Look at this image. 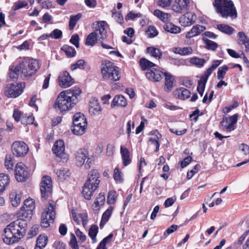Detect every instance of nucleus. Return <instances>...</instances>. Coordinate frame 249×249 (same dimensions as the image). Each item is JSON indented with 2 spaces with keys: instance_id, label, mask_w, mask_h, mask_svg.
<instances>
[{
  "instance_id": "obj_1",
  "label": "nucleus",
  "mask_w": 249,
  "mask_h": 249,
  "mask_svg": "<svg viewBox=\"0 0 249 249\" xmlns=\"http://www.w3.org/2000/svg\"><path fill=\"white\" fill-rule=\"evenodd\" d=\"M33 214L32 211L21 208L17 213L18 219L11 222L5 228L2 234L3 242L7 245H12L22 238L26 233L27 221L30 220Z\"/></svg>"
},
{
  "instance_id": "obj_12",
  "label": "nucleus",
  "mask_w": 249,
  "mask_h": 249,
  "mask_svg": "<svg viewBox=\"0 0 249 249\" xmlns=\"http://www.w3.org/2000/svg\"><path fill=\"white\" fill-rule=\"evenodd\" d=\"M58 82L60 87L62 88H66L73 84L74 80L71 77L68 71H63L59 74L58 77Z\"/></svg>"
},
{
  "instance_id": "obj_29",
  "label": "nucleus",
  "mask_w": 249,
  "mask_h": 249,
  "mask_svg": "<svg viewBox=\"0 0 249 249\" xmlns=\"http://www.w3.org/2000/svg\"><path fill=\"white\" fill-rule=\"evenodd\" d=\"M22 194L21 193L18 194L16 192H12L10 194L9 197L13 207H17L21 201Z\"/></svg>"
},
{
  "instance_id": "obj_36",
  "label": "nucleus",
  "mask_w": 249,
  "mask_h": 249,
  "mask_svg": "<svg viewBox=\"0 0 249 249\" xmlns=\"http://www.w3.org/2000/svg\"><path fill=\"white\" fill-rule=\"evenodd\" d=\"M61 50L64 51L68 57H74L76 53L75 49L68 45H64L61 48Z\"/></svg>"
},
{
  "instance_id": "obj_59",
  "label": "nucleus",
  "mask_w": 249,
  "mask_h": 249,
  "mask_svg": "<svg viewBox=\"0 0 249 249\" xmlns=\"http://www.w3.org/2000/svg\"><path fill=\"white\" fill-rule=\"evenodd\" d=\"M206 83L201 80V79H200L198 82L197 91L201 96L203 95Z\"/></svg>"
},
{
  "instance_id": "obj_8",
  "label": "nucleus",
  "mask_w": 249,
  "mask_h": 249,
  "mask_svg": "<svg viewBox=\"0 0 249 249\" xmlns=\"http://www.w3.org/2000/svg\"><path fill=\"white\" fill-rule=\"evenodd\" d=\"M24 87L25 84L23 83H20L17 85L9 84L5 88V94L8 97L16 98L23 92Z\"/></svg>"
},
{
  "instance_id": "obj_63",
  "label": "nucleus",
  "mask_w": 249,
  "mask_h": 249,
  "mask_svg": "<svg viewBox=\"0 0 249 249\" xmlns=\"http://www.w3.org/2000/svg\"><path fill=\"white\" fill-rule=\"evenodd\" d=\"M113 237V234L110 233L107 236L104 238L99 243L100 246L106 247V245L109 243Z\"/></svg>"
},
{
  "instance_id": "obj_27",
  "label": "nucleus",
  "mask_w": 249,
  "mask_h": 249,
  "mask_svg": "<svg viewBox=\"0 0 249 249\" xmlns=\"http://www.w3.org/2000/svg\"><path fill=\"white\" fill-rule=\"evenodd\" d=\"M48 237L44 234H41L38 236L36 241V246L34 249H42L45 247L47 244Z\"/></svg>"
},
{
  "instance_id": "obj_25",
  "label": "nucleus",
  "mask_w": 249,
  "mask_h": 249,
  "mask_svg": "<svg viewBox=\"0 0 249 249\" xmlns=\"http://www.w3.org/2000/svg\"><path fill=\"white\" fill-rule=\"evenodd\" d=\"M127 105L126 100L124 97L122 95H116L114 97L111 106L112 107L115 106L125 107Z\"/></svg>"
},
{
  "instance_id": "obj_28",
  "label": "nucleus",
  "mask_w": 249,
  "mask_h": 249,
  "mask_svg": "<svg viewBox=\"0 0 249 249\" xmlns=\"http://www.w3.org/2000/svg\"><path fill=\"white\" fill-rule=\"evenodd\" d=\"M164 75L165 76L164 89L166 91H169L173 88L174 78L171 74L167 72H164Z\"/></svg>"
},
{
  "instance_id": "obj_4",
  "label": "nucleus",
  "mask_w": 249,
  "mask_h": 249,
  "mask_svg": "<svg viewBox=\"0 0 249 249\" xmlns=\"http://www.w3.org/2000/svg\"><path fill=\"white\" fill-rule=\"evenodd\" d=\"M103 78L107 81H117L121 78V72L118 67L110 61H105L101 64Z\"/></svg>"
},
{
  "instance_id": "obj_34",
  "label": "nucleus",
  "mask_w": 249,
  "mask_h": 249,
  "mask_svg": "<svg viewBox=\"0 0 249 249\" xmlns=\"http://www.w3.org/2000/svg\"><path fill=\"white\" fill-rule=\"evenodd\" d=\"M98 232V227L96 225H92L89 230V236L92 240V243H95L97 242L96 236Z\"/></svg>"
},
{
  "instance_id": "obj_31",
  "label": "nucleus",
  "mask_w": 249,
  "mask_h": 249,
  "mask_svg": "<svg viewBox=\"0 0 249 249\" xmlns=\"http://www.w3.org/2000/svg\"><path fill=\"white\" fill-rule=\"evenodd\" d=\"M147 53L150 55L158 59H160L162 56V53L160 50L154 47H149L146 49Z\"/></svg>"
},
{
  "instance_id": "obj_19",
  "label": "nucleus",
  "mask_w": 249,
  "mask_h": 249,
  "mask_svg": "<svg viewBox=\"0 0 249 249\" xmlns=\"http://www.w3.org/2000/svg\"><path fill=\"white\" fill-rule=\"evenodd\" d=\"M89 113L91 115H99L101 111V108L99 104L97 99L95 98H92L89 105Z\"/></svg>"
},
{
  "instance_id": "obj_26",
  "label": "nucleus",
  "mask_w": 249,
  "mask_h": 249,
  "mask_svg": "<svg viewBox=\"0 0 249 249\" xmlns=\"http://www.w3.org/2000/svg\"><path fill=\"white\" fill-rule=\"evenodd\" d=\"M9 182V176L5 173H0V194L5 190Z\"/></svg>"
},
{
  "instance_id": "obj_37",
  "label": "nucleus",
  "mask_w": 249,
  "mask_h": 249,
  "mask_svg": "<svg viewBox=\"0 0 249 249\" xmlns=\"http://www.w3.org/2000/svg\"><path fill=\"white\" fill-rule=\"evenodd\" d=\"M35 118L31 114H22L21 117V123L22 124H35L34 122Z\"/></svg>"
},
{
  "instance_id": "obj_56",
  "label": "nucleus",
  "mask_w": 249,
  "mask_h": 249,
  "mask_svg": "<svg viewBox=\"0 0 249 249\" xmlns=\"http://www.w3.org/2000/svg\"><path fill=\"white\" fill-rule=\"evenodd\" d=\"M49 36L52 38L58 39L62 37V32L59 29H55L49 34Z\"/></svg>"
},
{
  "instance_id": "obj_2",
  "label": "nucleus",
  "mask_w": 249,
  "mask_h": 249,
  "mask_svg": "<svg viewBox=\"0 0 249 249\" xmlns=\"http://www.w3.org/2000/svg\"><path fill=\"white\" fill-rule=\"evenodd\" d=\"M81 90L79 88L61 92L58 95L54 107L61 112H66L73 107L78 102Z\"/></svg>"
},
{
  "instance_id": "obj_10",
  "label": "nucleus",
  "mask_w": 249,
  "mask_h": 249,
  "mask_svg": "<svg viewBox=\"0 0 249 249\" xmlns=\"http://www.w3.org/2000/svg\"><path fill=\"white\" fill-rule=\"evenodd\" d=\"M100 183L91 182L90 179H87L83 186L82 195L87 200H90L95 190L99 187Z\"/></svg>"
},
{
  "instance_id": "obj_13",
  "label": "nucleus",
  "mask_w": 249,
  "mask_h": 249,
  "mask_svg": "<svg viewBox=\"0 0 249 249\" xmlns=\"http://www.w3.org/2000/svg\"><path fill=\"white\" fill-rule=\"evenodd\" d=\"M196 19V15L193 13L188 12L182 15L179 19L180 24L184 27L193 24Z\"/></svg>"
},
{
  "instance_id": "obj_20",
  "label": "nucleus",
  "mask_w": 249,
  "mask_h": 249,
  "mask_svg": "<svg viewBox=\"0 0 249 249\" xmlns=\"http://www.w3.org/2000/svg\"><path fill=\"white\" fill-rule=\"evenodd\" d=\"M237 37L238 44L244 45L246 52H249V37L243 32H238Z\"/></svg>"
},
{
  "instance_id": "obj_44",
  "label": "nucleus",
  "mask_w": 249,
  "mask_h": 249,
  "mask_svg": "<svg viewBox=\"0 0 249 249\" xmlns=\"http://www.w3.org/2000/svg\"><path fill=\"white\" fill-rule=\"evenodd\" d=\"M204 42L206 45V48L212 51H215L218 48V44L215 42L208 38H203Z\"/></svg>"
},
{
  "instance_id": "obj_53",
  "label": "nucleus",
  "mask_w": 249,
  "mask_h": 249,
  "mask_svg": "<svg viewBox=\"0 0 249 249\" xmlns=\"http://www.w3.org/2000/svg\"><path fill=\"white\" fill-rule=\"evenodd\" d=\"M237 118H238V115L234 114V115L231 116L229 117L225 118V119H223V120L221 122V123L226 121V123L227 124H235L237 122Z\"/></svg>"
},
{
  "instance_id": "obj_52",
  "label": "nucleus",
  "mask_w": 249,
  "mask_h": 249,
  "mask_svg": "<svg viewBox=\"0 0 249 249\" xmlns=\"http://www.w3.org/2000/svg\"><path fill=\"white\" fill-rule=\"evenodd\" d=\"M146 34L149 37L152 38L158 35V31L155 26H150L146 31Z\"/></svg>"
},
{
  "instance_id": "obj_9",
  "label": "nucleus",
  "mask_w": 249,
  "mask_h": 249,
  "mask_svg": "<svg viewBox=\"0 0 249 249\" xmlns=\"http://www.w3.org/2000/svg\"><path fill=\"white\" fill-rule=\"evenodd\" d=\"M11 149L13 155L17 157H25L29 150L27 144L21 141H16L13 142Z\"/></svg>"
},
{
  "instance_id": "obj_45",
  "label": "nucleus",
  "mask_w": 249,
  "mask_h": 249,
  "mask_svg": "<svg viewBox=\"0 0 249 249\" xmlns=\"http://www.w3.org/2000/svg\"><path fill=\"white\" fill-rule=\"evenodd\" d=\"M56 174L60 180H63L68 178L70 176L71 173L68 170L63 169L57 171Z\"/></svg>"
},
{
  "instance_id": "obj_15",
  "label": "nucleus",
  "mask_w": 249,
  "mask_h": 249,
  "mask_svg": "<svg viewBox=\"0 0 249 249\" xmlns=\"http://www.w3.org/2000/svg\"><path fill=\"white\" fill-rule=\"evenodd\" d=\"M190 0H176L172 9L177 13H181L188 10Z\"/></svg>"
},
{
  "instance_id": "obj_46",
  "label": "nucleus",
  "mask_w": 249,
  "mask_h": 249,
  "mask_svg": "<svg viewBox=\"0 0 249 249\" xmlns=\"http://www.w3.org/2000/svg\"><path fill=\"white\" fill-rule=\"evenodd\" d=\"M153 14L162 21L167 20L169 16L168 14L157 9L154 11Z\"/></svg>"
},
{
  "instance_id": "obj_23",
  "label": "nucleus",
  "mask_w": 249,
  "mask_h": 249,
  "mask_svg": "<svg viewBox=\"0 0 249 249\" xmlns=\"http://www.w3.org/2000/svg\"><path fill=\"white\" fill-rule=\"evenodd\" d=\"M120 153L123 160V163L124 165V166H127L131 162V160L130 158L129 151L127 148L122 145L120 147Z\"/></svg>"
},
{
  "instance_id": "obj_48",
  "label": "nucleus",
  "mask_w": 249,
  "mask_h": 249,
  "mask_svg": "<svg viewBox=\"0 0 249 249\" xmlns=\"http://www.w3.org/2000/svg\"><path fill=\"white\" fill-rule=\"evenodd\" d=\"M177 50V53L181 55H189L193 53V49L191 47L178 48Z\"/></svg>"
},
{
  "instance_id": "obj_35",
  "label": "nucleus",
  "mask_w": 249,
  "mask_h": 249,
  "mask_svg": "<svg viewBox=\"0 0 249 249\" xmlns=\"http://www.w3.org/2000/svg\"><path fill=\"white\" fill-rule=\"evenodd\" d=\"M87 125H71L72 133L76 135H82L85 133Z\"/></svg>"
},
{
  "instance_id": "obj_6",
  "label": "nucleus",
  "mask_w": 249,
  "mask_h": 249,
  "mask_svg": "<svg viewBox=\"0 0 249 249\" xmlns=\"http://www.w3.org/2000/svg\"><path fill=\"white\" fill-rule=\"evenodd\" d=\"M55 205L53 201H49V205L41 214V226L48 227L50 223H53L55 216Z\"/></svg>"
},
{
  "instance_id": "obj_7",
  "label": "nucleus",
  "mask_w": 249,
  "mask_h": 249,
  "mask_svg": "<svg viewBox=\"0 0 249 249\" xmlns=\"http://www.w3.org/2000/svg\"><path fill=\"white\" fill-rule=\"evenodd\" d=\"M40 190L42 200H47L52 196L53 185L50 177L45 176L42 178L40 183Z\"/></svg>"
},
{
  "instance_id": "obj_11",
  "label": "nucleus",
  "mask_w": 249,
  "mask_h": 249,
  "mask_svg": "<svg viewBox=\"0 0 249 249\" xmlns=\"http://www.w3.org/2000/svg\"><path fill=\"white\" fill-rule=\"evenodd\" d=\"M15 178L18 182L25 181L29 177L26 166L22 162L18 163L15 169Z\"/></svg>"
},
{
  "instance_id": "obj_18",
  "label": "nucleus",
  "mask_w": 249,
  "mask_h": 249,
  "mask_svg": "<svg viewBox=\"0 0 249 249\" xmlns=\"http://www.w3.org/2000/svg\"><path fill=\"white\" fill-rule=\"evenodd\" d=\"M52 150L56 156L61 157L65 151L64 141L61 140L56 141L53 146Z\"/></svg>"
},
{
  "instance_id": "obj_17",
  "label": "nucleus",
  "mask_w": 249,
  "mask_h": 249,
  "mask_svg": "<svg viewBox=\"0 0 249 249\" xmlns=\"http://www.w3.org/2000/svg\"><path fill=\"white\" fill-rule=\"evenodd\" d=\"M88 154V151L85 149L81 148L76 151L75 159L78 166H81L84 164Z\"/></svg>"
},
{
  "instance_id": "obj_14",
  "label": "nucleus",
  "mask_w": 249,
  "mask_h": 249,
  "mask_svg": "<svg viewBox=\"0 0 249 249\" xmlns=\"http://www.w3.org/2000/svg\"><path fill=\"white\" fill-rule=\"evenodd\" d=\"M106 22L105 21H96L93 23V27L95 30L93 32H96L97 37L102 39H105L107 36V32L105 27Z\"/></svg>"
},
{
  "instance_id": "obj_30",
  "label": "nucleus",
  "mask_w": 249,
  "mask_h": 249,
  "mask_svg": "<svg viewBox=\"0 0 249 249\" xmlns=\"http://www.w3.org/2000/svg\"><path fill=\"white\" fill-rule=\"evenodd\" d=\"M163 29L167 32L172 34H178L180 32L181 29L178 26L171 22L167 23L163 26Z\"/></svg>"
},
{
  "instance_id": "obj_62",
  "label": "nucleus",
  "mask_w": 249,
  "mask_h": 249,
  "mask_svg": "<svg viewBox=\"0 0 249 249\" xmlns=\"http://www.w3.org/2000/svg\"><path fill=\"white\" fill-rule=\"evenodd\" d=\"M39 231V226L37 225H34L28 233L29 238H32L34 236L36 235Z\"/></svg>"
},
{
  "instance_id": "obj_21",
  "label": "nucleus",
  "mask_w": 249,
  "mask_h": 249,
  "mask_svg": "<svg viewBox=\"0 0 249 249\" xmlns=\"http://www.w3.org/2000/svg\"><path fill=\"white\" fill-rule=\"evenodd\" d=\"M174 95L179 99L185 100L190 97L191 92L188 89L181 87L176 89L174 91Z\"/></svg>"
},
{
  "instance_id": "obj_3",
  "label": "nucleus",
  "mask_w": 249,
  "mask_h": 249,
  "mask_svg": "<svg viewBox=\"0 0 249 249\" xmlns=\"http://www.w3.org/2000/svg\"><path fill=\"white\" fill-rule=\"evenodd\" d=\"M213 5L217 12L222 17H236L237 12L231 0H215Z\"/></svg>"
},
{
  "instance_id": "obj_41",
  "label": "nucleus",
  "mask_w": 249,
  "mask_h": 249,
  "mask_svg": "<svg viewBox=\"0 0 249 249\" xmlns=\"http://www.w3.org/2000/svg\"><path fill=\"white\" fill-rule=\"evenodd\" d=\"M82 17L81 14H78L76 15L71 16L69 20V29L72 30L76 25L77 21L80 19Z\"/></svg>"
},
{
  "instance_id": "obj_38",
  "label": "nucleus",
  "mask_w": 249,
  "mask_h": 249,
  "mask_svg": "<svg viewBox=\"0 0 249 249\" xmlns=\"http://www.w3.org/2000/svg\"><path fill=\"white\" fill-rule=\"evenodd\" d=\"M97 40V35L96 32H92L87 37L86 40V45L88 46H93L96 44Z\"/></svg>"
},
{
  "instance_id": "obj_40",
  "label": "nucleus",
  "mask_w": 249,
  "mask_h": 249,
  "mask_svg": "<svg viewBox=\"0 0 249 249\" xmlns=\"http://www.w3.org/2000/svg\"><path fill=\"white\" fill-rule=\"evenodd\" d=\"M140 65L143 70L154 67L156 65L145 58H142L140 60Z\"/></svg>"
},
{
  "instance_id": "obj_24",
  "label": "nucleus",
  "mask_w": 249,
  "mask_h": 249,
  "mask_svg": "<svg viewBox=\"0 0 249 249\" xmlns=\"http://www.w3.org/2000/svg\"><path fill=\"white\" fill-rule=\"evenodd\" d=\"M87 120L84 114L76 113L73 116L72 124H87Z\"/></svg>"
},
{
  "instance_id": "obj_16",
  "label": "nucleus",
  "mask_w": 249,
  "mask_h": 249,
  "mask_svg": "<svg viewBox=\"0 0 249 249\" xmlns=\"http://www.w3.org/2000/svg\"><path fill=\"white\" fill-rule=\"evenodd\" d=\"M164 72L155 68L150 69L146 73L145 76L147 79L153 82H159L162 78Z\"/></svg>"
},
{
  "instance_id": "obj_33",
  "label": "nucleus",
  "mask_w": 249,
  "mask_h": 249,
  "mask_svg": "<svg viewBox=\"0 0 249 249\" xmlns=\"http://www.w3.org/2000/svg\"><path fill=\"white\" fill-rule=\"evenodd\" d=\"M20 71V68L19 67V64L17 66H11L9 69L8 75L10 79L14 80L17 79L18 77L19 72Z\"/></svg>"
},
{
  "instance_id": "obj_54",
  "label": "nucleus",
  "mask_w": 249,
  "mask_h": 249,
  "mask_svg": "<svg viewBox=\"0 0 249 249\" xmlns=\"http://www.w3.org/2000/svg\"><path fill=\"white\" fill-rule=\"evenodd\" d=\"M113 209H114V208L112 206H110L103 213L102 216V219H103V220H104V221L107 222L109 220L110 217L111 215Z\"/></svg>"
},
{
  "instance_id": "obj_43",
  "label": "nucleus",
  "mask_w": 249,
  "mask_h": 249,
  "mask_svg": "<svg viewBox=\"0 0 249 249\" xmlns=\"http://www.w3.org/2000/svg\"><path fill=\"white\" fill-rule=\"evenodd\" d=\"M22 208H24L25 209L30 210L33 213V211L35 208V201L32 199H27L24 202V205Z\"/></svg>"
},
{
  "instance_id": "obj_58",
  "label": "nucleus",
  "mask_w": 249,
  "mask_h": 249,
  "mask_svg": "<svg viewBox=\"0 0 249 249\" xmlns=\"http://www.w3.org/2000/svg\"><path fill=\"white\" fill-rule=\"evenodd\" d=\"M113 178L116 181L122 182L123 180L122 173L118 168H115L114 170Z\"/></svg>"
},
{
  "instance_id": "obj_49",
  "label": "nucleus",
  "mask_w": 249,
  "mask_h": 249,
  "mask_svg": "<svg viewBox=\"0 0 249 249\" xmlns=\"http://www.w3.org/2000/svg\"><path fill=\"white\" fill-rule=\"evenodd\" d=\"M14 157L11 155H6L5 159L4 164L7 170L12 169L14 167Z\"/></svg>"
},
{
  "instance_id": "obj_55",
  "label": "nucleus",
  "mask_w": 249,
  "mask_h": 249,
  "mask_svg": "<svg viewBox=\"0 0 249 249\" xmlns=\"http://www.w3.org/2000/svg\"><path fill=\"white\" fill-rule=\"evenodd\" d=\"M117 196L115 191H110L108 194L107 203L108 204H113L116 202Z\"/></svg>"
},
{
  "instance_id": "obj_32",
  "label": "nucleus",
  "mask_w": 249,
  "mask_h": 249,
  "mask_svg": "<svg viewBox=\"0 0 249 249\" xmlns=\"http://www.w3.org/2000/svg\"><path fill=\"white\" fill-rule=\"evenodd\" d=\"M217 29L221 32L229 35H232L235 31L232 27L225 24L217 25Z\"/></svg>"
},
{
  "instance_id": "obj_42",
  "label": "nucleus",
  "mask_w": 249,
  "mask_h": 249,
  "mask_svg": "<svg viewBox=\"0 0 249 249\" xmlns=\"http://www.w3.org/2000/svg\"><path fill=\"white\" fill-rule=\"evenodd\" d=\"M206 61L203 58H200L197 57H194L190 59V63L197 67L201 68L203 66Z\"/></svg>"
},
{
  "instance_id": "obj_64",
  "label": "nucleus",
  "mask_w": 249,
  "mask_h": 249,
  "mask_svg": "<svg viewBox=\"0 0 249 249\" xmlns=\"http://www.w3.org/2000/svg\"><path fill=\"white\" fill-rule=\"evenodd\" d=\"M178 226L176 225H171L164 232V235L167 236V235L172 233L178 229Z\"/></svg>"
},
{
  "instance_id": "obj_61",
  "label": "nucleus",
  "mask_w": 249,
  "mask_h": 249,
  "mask_svg": "<svg viewBox=\"0 0 249 249\" xmlns=\"http://www.w3.org/2000/svg\"><path fill=\"white\" fill-rule=\"evenodd\" d=\"M80 38L79 36L75 34L73 35L71 38L70 40V41L71 43L74 45L76 48H79V41Z\"/></svg>"
},
{
  "instance_id": "obj_60",
  "label": "nucleus",
  "mask_w": 249,
  "mask_h": 249,
  "mask_svg": "<svg viewBox=\"0 0 249 249\" xmlns=\"http://www.w3.org/2000/svg\"><path fill=\"white\" fill-rule=\"evenodd\" d=\"M150 135L151 136L149 138V141H152L153 140L159 141L161 137V134L158 132L157 130L151 131Z\"/></svg>"
},
{
  "instance_id": "obj_39",
  "label": "nucleus",
  "mask_w": 249,
  "mask_h": 249,
  "mask_svg": "<svg viewBox=\"0 0 249 249\" xmlns=\"http://www.w3.org/2000/svg\"><path fill=\"white\" fill-rule=\"evenodd\" d=\"M100 175L97 170L93 169L91 170L88 174V178L87 179H90L91 182L93 183L98 182L100 183L99 180Z\"/></svg>"
},
{
  "instance_id": "obj_22",
  "label": "nucleus",
  "mask_w": 249,
  "mask_h": 249,
  "mask_svg": "<svg viewBox=\"0 0 249 249\" xmlns=\"http://www.w3.org/2000/svg\"><path fill=\"white\" fill-rule=\"evenodd\" d=\"M206 29V27L202 25H196L194 26L191 30L186 34V37L191 38L196 36Z\"/></svg>"
},
{
  "instance_id": "obj_50",
  "label": "nucleus",
  "mask_w": 249,
  "mask_h": 249,
  "mask_svg": "<svg viewBox=\"0 0 249 249\" xmlns=\"http://www.w3.org/2000/svg\"><path fill=\"white\" fill-rule=\"evenodd\" d=\"M69 245L72 249H79L76 238L72 233H71V239Z\"/></svg>"
},
{
  "instance_id": "obj_57",
  "label": "nucleus",
  "mask_w": 249,
  "mask_h": 249,
  "mask_svg": "<svg viewBox=\"0 0 249 249\" xmlns=\"http://www.w3.org/2000/svg\"><path fill=\"white\" fill-rule=\"evenodd\" d=\"M28 2L26 1H18L14 3L12 9L14 11L18 10L20 8H23L27 6Z\"/></svg>"
},
{
  "instance_id": "obj_51",
  "label": "nucleus",
  "mask_w": 249,
  "mask_h": 249,
  "mask_svg": "<svg viewBox=\"0 0 249 249\" xmlns=\"http://www.w3.org/2000/svg\"><path fill=\"white\" fill-rule=\"evenodd\" d=\"M229 68L226 65L219 67L217 71V78L218 79H222L224 78V76L226 73L227 71L228 70Z\"/></svg>"
},
{
  "instance_id": "obj_47",
  "label": "nucleus",
  "mask_w": 249,
  "mask_h": 249,
  "mask_svg": "<svg viewBox=\"0 0 249 249\" xmlns=\"http://www.w3.org/2000/svg\"><path fill=\"white\" fill-rule=\"evenodd\" d=\"M86 64V62L84 60H79L75 63L71 65V70L72 71H74L78 68L80 69H84Z\"/></svg>"
},
{
  "instance_id": "obj_5",
  "label": "nucleus",
  "mask_w": 249,
  "mask_h": 249,
  "mask_svg": "<svg viewBox=\"0 0 249 249\" xmlns=\"http://www.w3.org/2000/svg\"><path fill=\"white\" fill-rule=\"evenodd\" d=\"M19 67L22 74L26 77H29L36 73L40 65L36 59L25 58L19 63Z\"/></svg>"
}]
</instances>
